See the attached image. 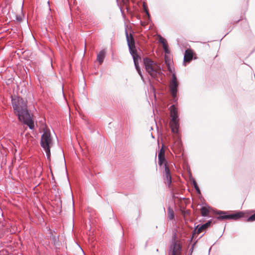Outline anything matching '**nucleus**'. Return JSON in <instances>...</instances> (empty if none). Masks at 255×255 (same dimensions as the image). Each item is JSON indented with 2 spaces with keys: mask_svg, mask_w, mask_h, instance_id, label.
Returning a JSON list of instances; mask_svg holds the SVG:
<instances>
[{
  "mask_svg": "<svg viewBox=\"0 0 255 255\" xmlns=\"http://www.w3.org/2000/svg\"><path fill=\"white\" fill-rule=\"evenodd\" d=\"M143 62L146 71L150 76L157 82H162L165 75L160 66L148 57L143 58Z\"/></svg>",
  "mask_w": 255,
  "mask_h": 255,
  "instance_id": "1",
  "label": "nucleus"
},
{
  "mask_svg": "<svg viewBox=\"0 0 255 255\" xmlns=\"http://www.w3.org/2000/svg\"><path fill=\"white\" fill-rule=\"evenodd\" d=\"M11 104L14 113L17 116L18 120L30 113L27 109L26 101L21 97L12 98Z\"/></svg>",
  "mask_w": 255,
  "mask_h": 255,
  "instance_id": "2",
  "label": "nucleus"
},
{
  "mask_svg": "<svg viewBox=\"0 0 255 255\" xmlns=\"http://www.w3.org/2000/svg\"><path fill=\"white\" fill-rule=\"evenodd\" d=\"M40 144L46 152L47 159L50 161V148L53 144V139L49 129L46 128L44 129L43 133L41 137Z\"/></svg>",
  "mask_w": 255,
  "mask_h": 255,
  "instance_id": "3",
  "label": "nucleus"
},
{
  "mask_svg": "<svg viewBox=\"0 0 255 255\" xmlns=\"http://www.w3.org/2000/svg\"><path fill=\"white\" fill-rule=\"evenodd\" d=\"M215 214L219 216L216 217L219 220H238L244 216V213L241 211L236 212L234 213H230L229 211L216 210Z\"/></svg>",
  "mask_w": 255,
  "mask_h": 255,
  "instance_id": "4",
  "label": "nucleus"
},
{
  "mask_svg": "<svg viewBox=\"0 0 255 255\" xmlns=\"http://www.w3.org/2000/svg\"><path fill=\"white\" fill-rule=\"evenodd\" d=\"M182 247L176 232L173 234L168 250V255H182Z\"/></svg>",
  "mask_w": 255,
  "mask_h": 255,
  "instance_id": "5",
  "label": "nucleus"
},
{
  "mask_svg": "<svg viewBox=\"0 0 255 255\" xmlns=\"http://www.w3.org/2000/svg\"><path fill=\"white\" fill-rule=\"evenodd\" d=\"M216 222L213 221V220H210L208 221L206 223L203 224H199L194 227L193 234L191 236V237L190 239L188 240V242H189V245L193 241L197 239V235L199 234L202 232H204L203 234H205V230L208 228L210 227L211 225L215 224Z\"/></svg>",
  "mask_w": 255,
  "mask_h": 255,
  "instance_id": "6",
  "label": "nucleus"
},
{
  "mask_svg": "<svg viewBox=\"0 0 255 255\" xmlns=\"http://www.w3.org/2000/svg\"><path fill=\"white\" fill-rule=\"evenodd\" d=\"M179 86V82H170L169 83V92L172 98V101L174 103L177 102V92L178 88Z\"/></svg>",
  "mask_w": 255,
  "mask_h": 255,
  "instance_id": "7",
  "label": "nucleus"
},
{
  "mask_svg": "<svg viewBox=\"0 0 255 255\" xmlns=\"http://www.w3.org/2000/svg\"><path fill=\"white\" fill-rule=\"evenodd\" d=\"M125 34L129 51L136 49L135 40L133 34L132 33L128 34L127 29L125 30Z\"/></svg>",
  "mask_w": 255,
  "mask_h": 255,
  "instance_id": "8",
  "label": "nucleus"
},
{
  "mask_svg": "<svg viewBox=\"0 0 255 255\" xmlns=\"http://www.w3.org/2000/svg\"><path fill=\"white\" fill-rule=\"evenodd\" d=\"M19 121L22 122L25 125H27L30 129H33L34 128V124L32 116L30 113L26 115L21 118L20 120H19Z\"/></svg>",
  "mask_w": 255,
  "mask_h": 255,
  "instance_id": "9",
  "label": "nucleus"
},
{
  "mask_svg": "<svg viewBox=\"0 0 255 255\" xmlns=\"http://www.w3.org/2000/svg\"><path fill=\"white\" fill-rule=\"evenodd\" d=\"M164 179L167 182V186L168 188H170L172 182V177L169 168V166L167 163H164Z\"/></svg>",
  "mask_w": 255,
  "mask_h": 255,
  "instance_id": "10",
  "label": "nucleus"
},
{
  "mask_svg": "<svg viewBox=\"0 0 255 255\" xmlns=\"http://www.w3.org/2000/svg\"><path fill=\"white\" fill-rule=\"evenodd\" d=\"M194 53L191 49H188L185 50L184 54V60L183 65L186 66L187 64L189 63L193 58Z\"/></svg>",
  "mask_w": 255,
  "mask_h": 255,
  "instance_id": "11",
  "label": "nucleus"
},
{
  "mask_svg": "<svg viewBox=\"0 0 255 255\" xmlns=\"http://www.w3.org/2000/svg\"><path fill=\"white\" fill-rule=\"evenodd\" d=\"M179 119L171 120L170 121V125L171 131L173 133H177L179 128Z\"/></svg>",
  "mask_w": 255,
  "mask_h": 255,
  "instance_id": "12",
  "label": "nucleus"
},
{
  "mask_svg": "<svg viewBox=\"0 0 255 255\" xmlns=\"http://www.w3.org/2000/svg\"><path fill=\"white\" fill-rule=\"evenodd\" d=\"M170 117L171 120L179 119L178 112V109L174 105H172L170 108Z\"/></svg>",
  "mask_w": 255,
  "mask_h": 255,
  "instance_id": "13",
  "label": "nucleus"
},
{
  "mask_svg": "<svg viewBox=\"0 0 255 255\" xmlns=\"http://www.w3.org/2000/svg\"><path fill=\"white\" fill-rule=\"evenodd\" d=\"M129 53L132 56L133 58L134 65L138 64V61L141 59L140 56L138 54L137 51L136 49H132L131 51H129Z\"/></svg>",
  "mask_w": 255,
  "mask_h": 255,
  "instance_id": "14",
  "label": "nucleus"
},
{
  "mask_svg": "<svg viewBox=\"0 0 255 255\" xmlns=\"http://www.w3.org/2000/svg\"><path fill=\"white\" fill-rule=\"evenodd\" d=\"M189 177L190 182L193 185L195 189L196 190V193L198 194H201V191L200 190V188L195 179L193 177L192 173L190 172H189Z\"/></svg>",
  "mask_w": 255,
  "mask_h": 255,
  "instance_id": "15",
  "label": "nucleus"
},
{
  "mask_svg": "<svg viewBox=\"0 0 255 255\" xmlns=\"http://www.w3.org/2000/svg\"><path fill=\"white\" fill-rule=\"evenodd\" d=\"M211 207L209 206H202L200 209L201 215L204 217H211L209 215Z\"/></svg>",
  "mask_w": 255,
  "mask_h": 255,
  "instance_id": "16",
  "label": "nucleus"
},
{
  "mask_svg": "<svg viewBox=\"0 0 255 255\" xmlns=\"http://www.w3.org/2000/svg\"><path fill=\"white\" fill-rule=\"evenodd\" d=\"M106 51L105 49H103L101 50L97 54V59L99 64H101L103 63L106 56Z\"/></svg>",
  "mask_w": 255,
  "mask_h": 255,
  "instance_id": "17",
  "label": "nucleus"
},
{
  "mask_svg": "<svg viewBox=\"0 0 255 255\" xmlns=\"http://www.w3.org/2000/svg\"><path fill=\"white\" fill-rule=\"evenodd\" d=\"M242 28L246 32V34L250 35L252 34V32L250 29L249 24L247 21H244L242 24Z\"/></svg>",
  "mask_w": 255,
  "mask_h": 255,
  "instance_id": "18",
  "label": "nucleus"
},
{
  "mask_svg": "<svg viewBox=\"0 0 255 255\" xmlns=\"http://www.w3.org/2000/svg\"><path fill=\"white\" fill-rule=\"evenodd\" d=\"M53 245L56 247L58 248L60 246V243L59 240V236H52L50 239Z\"/></svg>",
  "mask_w": 255,
  "mask_h": 255,
  "instance_id": "19",
  "label": "nucleus"
},
{
  "mask_svg": "<svg viewBox=\"0 0 255 255\" xmlns=\"http://www.w3.org/2000/svg\"><path fill=\"white\" fill-rule=\"evenodd\" d=\"M116 1H117V5H118V6L119 7V8L120 9V11L121 12V13H122V15L123 17L124 18H125L126 15L125 14V13H124V11L123 9H122V7H121V5H120V4L119 3L118 0H116ZM122 2H123V4L126 5L129 2V0H122Z\"/></svg>",
  "mask_w": 255,
  "mask_h": 255,
  "instance_id": "20",
  "label": "nucleus"
},
{
  "mask_svg": "<svg viewBox=\"0 0 255 255\" xmlns=\"http://www.w3.org/2000/svg\"><path fill=\"white\" fill-rule=\"evenodd\" d=\"M167 212H168V218L172 220L174 218V213L171 207H168L167 208Z\"/></svg>",
  "mask_w": 255,
  "mask_h": 255,
  "instance_id": "21",
  "label": "nucleus"
},
{
  "mask_svg": "<svg viewBox=\"0 0 255 255\" xmlns=\"http://www.w3.org/2000/svg\"><path fill=\"white\" fill-rule=\"evenodd\" d=\"M143 10L146 14V19L148 21H151L150 15L148 11L147 6L145 3H143Z\"/></svg>",
  "mask_w": 255,
  "mask_h": 255,
  "instance_id": "22",
  "label": "nucleus"
},
{
  "mask_svg": "<svg viewBox=\"0 0 255 255\" xmlns=\"http://www.w3.org/2000/svg\"><path fill=\"white\" fill-rule=\"evenodd\" d=\"M204 235V234H203L198 239H196L194 241V243L192 245V246L189 250V255H192V254L193 253V250H194V248L195 246V245L197 244V243L198 242V241L201 239L203 236Z\"/></svg>",
  "mask_w": 255,
  "mask_h": 255,
  "instance_id": "23",
  "label": "nucleus"
},
{
  "mask_svg": "<svg viewBox=\"0 0 255 255\" xmlns=\"http://www.w3.org/2000/svg\"><path fill=\"white\" fill-rule=\"evenodd\" d=\"M134 66H135V68L136 71L137 72L138 74L140 75L141 80L144 82V80L143 76L142 74L141 71L139 67V63L134 64Z\"/></svg>",
  "mask_w": 255,
  "mask_h": 255,
  "instance_id": "24",
  "label": "nucleus"
},
{
  "mask_svg": "<svg viewBox=\"0 0 255 255\" xmlns=\"http://www.w3.org/2000/svg\"><path fill=\"white\" fill-rule=\"evenodd\" d=\"M165 63H166L167 64V68H168V71L171 73H173V70L172 69V68L170 66V63L168 61V60H169V58L167 56L165 55Z\"/></svg>",
  "mask_w": 255,
  "mask_h": 255,
  "instance_id": "25",
  "label": "nucleus"
},
{
  "mask_svg": "<svg viewBox=\"0 0 255 255\" xmlns=\"http://www.w3.org/2000/svg\"><path fill=\"white\" fill-rule=\"evenodd\" d=\"M158 164L159 166H162L164 162H167L164 156H158Z\"/></svg>",
  "mask_w": 255,
  "mask_h": 255,
  "instance_id": "26",
  "label": "nucleus"
},
{
  "mask_svg": "<svg viewBox=\"0 0 255 255\" xmlns=\"http://www.w3.org/2000/svg\"><path fill=\"white\" fill-rule=\"evenodd\" d=\"M158 42L162 44V45H164L165 44L167 43L166 40L164 38L162 37L161 35H159Z\"/></svg>",
  "mask_w": 255,
  "mask_h": 255,
  "instance_id": "27",
  "label": "nucleus"
},
{
  "mask_svg": "<svg viewBox=\"0 0 255 255\" xmlns=\"http://www.w3.org/2000/svg\"><path fill=\"white\" fill-rule=\"evenodd\" d=\"M246 221L248 222L255 221V213L248 217L246 219Z\"/></svg>",
  "mask_w": 255,
  "mask_h": 255,
  "instance_id": "28",
  "label": "nucleus"
},
{
  "mask_svg": "<svg viewBox=\"0 0 255 255\" xmlns=\"http://www.w3.org/2000/svg\"><path fill=\"white\" fill-rule=\"evenodd\" d=\"M175 144H176V145L177 146L178 148L181 149V148L182 147V142H181V139L179 138L177 139V140L175 142Z\"/></svg>",
  "mask_w": 255,
  "mask_h": 255,
  "instance_id": "29",
  "label": "nucleus"
},
{
  "mask_svg": "<svg viewBox=\"0 0 255 255\" xmlns=\"http://www.w3.org/2000/svg\"><path fill=\"white\" fill-rule=\"evenodd\" d=\"M158 156H164L165 157V150L163 148V144L162 145V147L160 148L158 152Z\"/></svg>",
  "mask_w": 255,
  "mask_h": 255,
  "instance_id": "30",
  "label": "nucleus"
},
{
  "mask_svg": "<svg viewBox=\"0 0 255 255\" xmlns=\"http://www.w3.org/2000/svg\"><path fill=\"white\" fill-rule=\"evenodd\" d=\"M170 82H179L175 73H172L171 79L170 80Z\"/></svg>",
  "mask_w": 255,
  "mask_h": 255,
  "instance_id": "31",
  "label": "nucleus"
},
{
  "mask_svg": "<svg viewBox=\"0 0 255 255\" xmlns=\"http://www.w3.org/2000/svg\"><path fill=\"white\" fill-rule=\"evenodd\" d=\"M163 48L164 49V51L166 54H169L170 53V50L169 49V46L167 44H165L164 45H163Z\"/></svg>",
  "mask_w": 255,
  "mask_h": 255,
  "instance_id": "32",
  "label": "nucleus"
},
{
  "mask_svg": "<svg viewBox=\"0 0 255 255\" xmlns=\"http://www.w3.org/2000/svg\"><path fill=\"white\" fill-rule=\"evenodd\" d=\"M48 231H49V237L50 238V239L51 238V237L52 236H55V235H53V233H55V231L54 230H52L50 229V228H48Z\"/></svg>",
  "mask_w": 255,
  "mask_h": 255,
  "instance_id": "33",
  "label": "nucleus"
},
{
  "mask_svg": "<svg viewBox=\"0 0 255 255\" xmlns=\"http://www.w3.org/2000/svg\"><path fill=\"white\" fill-rule=\"evenodd\" d=\"M16 20L18 22H21L22 20V16L21 15H16Z\"/></svg>",
  "mask_w": 255,
  "mask_h": 255,
  "instance_id": "34",
  "label": "nucleus"
},
{
  "mask_svg": "<svg viewBox=\"0 0 255 255\" xmlns=\"http://www.w3.org/2000/svg\"><path fill=\"white\" fill-rule=\"evenodd\" d=\"M241 20V19L240 18V19H238V20H236V21H234V23H238V22H239Z\"/></svg>",
  "mask_w": 255,
  "mask_h": 255,
  "instance_id": "35",
  "label": "nucleus"
},
{
  "mask_svg": "<svg viewBox=\"0 0 255 255\" xmlns=\"http://www.w3.org/2000/svg\"><path fill=\"white\" fill-rule=\"evenodd\" d=\"M151 87H152V88L153 90L154 91H155V89H154V87L153 86H151Z\"/></svg>",
  "mask_w": 255,
  "mask_h": 255,
  "instance_id": "36",
  "label": "nucleus"
},
{
  "mask_svg": "<svg viewBox=\"0 0 255 255\" xmlns=\"http://www.w3.org/2000/svg\"><path fill=\"white\" fill-rule=\"evenodd\" d=\"M138 218H140V212L138 211Z\"/></svg>",
  "mask_w": 255,
  "mask_h": 255,
  "instance_id": "37",
  "label": "nucleus"
},
{
  "mask_svg": "<svg viewBox=\"0 0 255 255\" xmlns=\"http://www.w3.org/2000/svg\"><path fill=\"white\" fill-rule=\"evenodd\" d=\"M211 250V247L210 248L209 250V253H210V251Z\"/></svg>",
  "mask_w": 255,
  "mask_h": 255,
  "instance_id": "38",
  "label": "nucleus"
},
{
  "mask_svg": "<svg viewBox=\"0 0 255 255\" xmlns=\"http://www.w3.org/2000/svg\"><path fill=\"white\" fill-rule=\"evenodd\" d=\"M228 33H227L226 34H225V35L224 36H227V34H228Z\"/></svg>",
  "mask_w": 255,
  "mask_h": 255,
  "instance_id": "39",
  "label": "nucleus"
},
{
  "mask_svg": "<svg viewBox=\"0 0 255 255\" xmlns=\"http://www.w3.org/2000/svg\"><path fill=\"white\" fill-rule=\"evenodd\" d=\"M188 255H189V253L188 254Z\"/></svg>",
  "mask_w": 255,
  "mask_h": 255,
  "instance_id": "40",
  "label": "nucleus"
}]
</instances>
